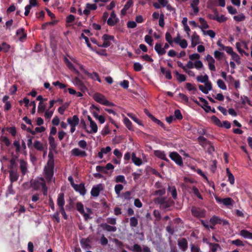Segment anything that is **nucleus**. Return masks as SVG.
<instances>
[{
	"label": "nucleus",
	"instance_id": "1",
	"mask_svg": "<svg viewBox=\"0 0 252 252\" xmlns=\"http://www.w3.org/2000/svg\"><path fill=\"white\" fill-rule=\"evenodd\" d=\"M156 204L159 205L162 209H166L172 206L174 202L171 199H167L166 197H157L154 199Z\"/></svg>",
	"mask_w": 252,
	"mask_h": 252
},
{
	"label": "nucleus",
	"instance_id": "2",
	"mask_svg": "<svg viewBox=\"0 0 252 252\" xmlns=\"http://www.w3.org/2000/svg\"><path fill=\"white\" fill-rule=\"evenodd\" d=\"M93 98L97 102L107 106H113L115 104L110 101H109L106 97L102 94L96 93L93 96Z\"/></svg>",
	"mask_w": 252,
	"mask_h": 252
},
{
	"label": "nucleus",
	"instance_id": "3",
	"mask_svg": "<svg viewBox=\"0 0 252 252\" xmlns=\"http://www.w3.org/2000/svg\"><path fill=\"white\" fill-rule=\"evenodd\" d=\"M191 212L193 216L197 218H204L206 214V211L204 209L195 206L192 207Z\"/></svg>",
	"mask_w": 252,
	"mask_h": 252
},
{
	"label": "nucleus",
	"instance_id": "4",
	"mask_svg": "<svg viewBox=\"0 0 252 252\" xmlns=\"http://www.w3.org/2000/svg\"><path fill=\"white\" fill-rule=\"evenodd\" d=\"M209 221L213 225H215L217 224H222L223 225H226L229 224L227 220H223L215 215L210 218Z\"/></svg>",
	"mask_w": 252,
	"mask_h": 252
},
{
	"label": "nucleus",
	"instance_id": "5",
	"mask_svg": "<svg viewBox=\"0 0 252 252\" xmlns=\"http://www.w3.org/2000/svg\"><path fill=\"white\" fill-rule=\"evenodd\" d=\"M126 248L129 250L133 251V252H141L142 251L144 252H151L150 249L148 247L145 246L143 249H142L141 246L137 244H134L132 248L129 246L126 245Z\"/></svg>",
	"mask_w": 252,
	"mask_h": 252
},
{
	"label": "nucleus",
	"instance_id": "6",
	"mask_svg": "<svg viewBox=\"0 0 252 252\" xmlns=\"http://www.w3.org/2000/svg\"><path fill=\"white\" fill-rule=\"evenodd\" d=\"M169 157L177 164L180 166L183 165V160L181 156L176 152H171L169 155Z\"/></svg>",
	"mask_w": 252,
	"mask_h": 252
},
{
	"label": "nucleus",
	"instance_id": "7",
	"mask_svg": "<svg viewBox=\"0 0 252 252\" xmlns=\"http://www.w3.org/2000/svg\"><path fill=\"white\" fill-rule=\"evenodd\" d=\"M102 39L104 40L103 44L98 45V46L103 48H107L111 45V42H110V40H113L114 39V37L113 35L104 34L102 36Z\"/></svg>",
	"mask_w": 252,
	"mask_h": 252
},
{
	"label": "nucleus",
	"instance_id": "8",
	"mask_svg": "<svg viewBox=\"0 0 252 252\" xmlns=\"http://www.w3.org/2000/svg\"><path fill=\"white\" fill-rule=\"evenodd\" d=\"M103 186L102 184H99L94 186L91 191V194L93 197H97L99 196L100 192L103 190Z\"/></svg>",
	"mask_w": 252,
	"mask_h": 252
},
{
	"label": "nucleus",
	"instance_id": "9",
	"mask_svg": "<svg viewBox=\"0 0 252 252\" xmlns=\"http://www.w3.org/2000/svg\"><path fill=\"white\" fill-rule=\"evenodd\" d=\"M216 201L219 203H222L224 205L228 206H232L234 202L233 200L230 197H226L224 198H221L219 196H215Z\"/></svg>",
	"mask_w": 252,
	"mask_h": 252
},
{
	"label": "nucleus",
	"instance_id": "10",
	"mask_svg": "<svg viewBox=\"0 0 252 252\" xmlns=\"http://www.w3.org/2000/svg\"><path fill=\"white\" fill-rule=\"evenodd\" d=\"M54 168L48 167L46 166L44 168L45 177L49 182L51 181L54 175Z\"/></svg>",
	"mask_w": 252,
	"mask_h": 252
},
{
	"label": "nucleus",
	"instance_id": "11",
	"mask_svg": "<svg viewBox=\"0 0 252 252\" xmlns=\"http://www.w3.org/2000/svg\"><path fill=\"white\" fill-rule=\"evenodd\" d=\"M73 188L76 191L79 192L81 195L84 196L86 193V189L84 183H81L79 185L76 184Z\"/></svg>",
	"mask_w": 252,
	"mask_h": 252
},
{
	"label": "nucleus",
	"instance_id": "12",
	"mask_svg": "<svg viewBox=\"0 0 252 252\" xmlns=\"http://www.w3.org/2000/svg\"><path fill=\"white\" fill-rule=\"evenodd\" d=\"M205 87H204L202 85L198 86L199 90L204 94H207L209 91L212 90V85L211 82L207 83L205 84Z\"/></svg>",
	"mask_w": 252,
	"mask_h": 252
},
{
	"label": "nucleus",
	"instance_id": "13",
	"mask_svg": "<svg viewBox=\"0 0 252 252\" xmlns=\"http://www.w3.org/2000/svg\"><path fill=\"white\" fill-rule=\"evenodd\" d=\"M91 240L89 238H82L80 241L82 248L85 250L91 248Z\"/></svg>",
	"mask_w": 252,
	"mask_h": 252
},
{
	"label": "nucleus",
	"instance_id": "14",
	"mask_svg": "<svg viewBox=\"0 0 252 252\" xmlns=\"http://www.w3.org/2000/svg\"><path fill=\"white\" fill-rule=\"evenodd\" d=\"M100 226L103 230L108 232H115L117 230V227L116 226H111L106 223L100 224Z\"/></svg>",
	"mask_w": 252,
	"mask_h": 252
},
{
	"label": "nucleus",
	"instance_id": "15",
	"mask_svg": "<svg viewBox=\"0 0 252 252\" xmlns=\"http://www.w3.org/2000/svg\"><path fill=\"white\" fill-rule=\"evenodd\" d=\"M67 121L70 126H76L79 124V119L77 115H74L72 118H68Z\"/></svg>",
	"mask_w": 252,
	"mask_h": 252
},
{
	"label": "nucleus",
	"instance_id": "16",
	"mask_svg": "<svg viewBox=\"0 0 252 252\" xmlns=\"http://www.w3.org/2000/svg\"><path fill=\"white\" fill-rule=\"evenodd\" d=\"M71 153L76 157H85L87 156V153L84 151H81L78 148H74L71 150Z\"/></svg>",
	"mask_w": 252,
	"mask_h": 252
},
{
	"label": "nucleus",
	"instance_id": "17",
	"mask_svg": "<svg viewBox=\"0 0 252 252\" xmlns=\"http://www.w3.org/2000/svg\"><path fill=\"white\" fill-rule=\"evenodd\" d=\"M64 204V194L63 193H60L57 199V205L59 206V208H63Z\"/></svg>",
	"mask_w": 252,
	"mask_h": 252
},
{
	"label": "nucleus",
	"instance_id": "18",
	"mask_svg": "<svg viewBox=\"0 0 252 252\" xmlns=\"http://www.w3.org/2000/svg\"><path fill=\"white\" fill-rule=\"evenodd\" d=\"M178 245L184 252L186 251L188 248V242L185 238H182L181 240H179Z\"/></svg>",
	"mask_w": 252,
	"mask_h": 252
},
{
	"label": "nucleus",
	"instance_id": "19",
	"mask_svg": "<svg viewBox=\"0 0 252 252\" xmlns=\"http://www.w3.org/2000/svg\"><path fill=\"white\" fill-rule=\"evenodd\" d=\"M74 81L75 85L79 87V89L81 91L85 92L87 90V87L84 84L83 82L78 78L76 77Z\"/></svg>",
	"mask_w": 252,
	"mask_h": 252
},
{
	"label": "nucleus",
	"instance_id": "20",
	"mask_svg": "<svg viewBox=\"0 0 252 252\" xmlns=\"http://www.w3.org/2000/svg\"><path fill=\"white\" fill-rule=\"evenodd\" d=\"M154 155L158 158L164 160L166 161H168V159L166 158V155L164 151L160 150H156L154 151Z\"/></svg>",
	"mask_w": 252,
	"mask_h": 252
},
{
	"label": "nucleus",
	"instance_id": "21",
	"mask_svg": "<svg viewBox=\"0 0 252 252\" xmlns=\"http://www.w3.org/2000/svg\"><path fill=\"white\" fill-rule=\"evenodd\" d=\"M16 34L19 36V40L21 41H23L27 37V34L25 32L23 28L18 29L16 32Z\"/></svg>",
	"mask_w": 252,
	"mask_h": 252
},
{
	"label": "nucleus",
	"instance_id": "22",
	"mask_svg": "<svg viewBox=\"0 0 252 252\" xmlns=\"http://www.w3.org/2000/svg\"><path fill=\"white\" fill-rule=\"evenodd\" d=\"M9 177L11 183V186H12V183L18 180L19 174L14 170H10L9 171Z\"/></svg>",
	"mask_w": 252,
	"mask_h": 252
},
{
	"label": "nucleus",
	"instance_id": "23",
	"mask_svg": "<svg viewBox=\"0 0 252 252\" xmlns=\"http://www.w3.org/2000/svg\"><path fill=\"white\" fill-rule=\"evenodd\" d=\"M155 50L160 56H162L166 53V51L164 50V48H162V45L159 43H157L155 45Z\"/></svg>",
	"mask_w": 252,
	"mask_h": 252
},
{
	"label": "nucleus",
	"instance_id": "24",
	"mask_svg": "<svg viewBox=\"0 0 252 252\" xmlns=\"http://www.w3.org/2000/svg\"><path fill=\"white\" fill-rule=\"evenodd\" d=\"M20 168L23 176H24L27 171V163L23 159L20 160Z\"/></svg>",
	"mask_w": 252,
	"mask_h": 252
},
{
	"label": "nucleus",
	"instance_id": "25",
	"mask_svg": "<svg viewBox=\"0 0 252 252\" xmlns=\"http://www.w3.org/2000/svg\"><path fill=\"white\" fill-rule=\"evenodd\" d=\"M33 147L35 149L39 151H43L45 149L43 144L38 140H35L34 142Z\"/></svg>",
	"mask_w": 252,
	"mask_h": 252
},
{
	"label": "nucleus",
	"instance_id": "26",
	"mask_svg": "<svg viewBox=\"0 0 252 252\" xmlns=\"http://www.w3.org/2000/svg\"><path fill=\"white\" fill-rule=\"evenodd\" d=\"M240 235L244 238L252 240V233L247 230L243 229L241 230L240 232Z\"/></svg>",
	"mask_w": 252,
	"mask_h": 252
},
{
	"label": "nucleus",
	"instance_id": "27",
	"mask_svg": "<svg viewBox=\"0 0 252 252\" xmlns=\"http://www.w3.org/2000/svg\"><path fill=\"white\" fill-rule=\"evenodd\" d=\"M131 160L137 166H140L142 163L141 159L140 158H137L134 153H132L131 154Z\"/></svg>",
	"mask_w": 252,
	"mask_h": 252
},
{
	"label": "nucleus",
	"instance_id": "28",
	"mask_svg": "<svg viewBox=\"0 0 252 252\" xmlns=\"http://www.w3.org/2000/svg\"><path fill=\"white\" fill-rule=\"evenodd\" d=\"M90 127L91 128L92 130L91 131H89L88 130L86 129V132L89 133H96L97 131V126L96 124V123L94 121H91L90 125Z\"/></svg>",
	"mask_w": 252,
	"mask_h": 252
},
{
	"label": "nucleus",
	"instance_id": "29",
	"mask_svg": "<svg viewBox=\"0 0 252 252\" xmlns=\"http://www.w3.org/2000/svg\"><path fill=\"white\" fill-rule=\"evenodd\" d=\"M196 80L198 82L204 83L205 84L209 83V77L207 75L205 74L204 76L199 75L196 77Z\"/></svg>",
	"mask_w": 252,
	"mask_h": 252
},
{
	"label": "nucleus",
	"instance_id": "30",
	"mask_svg": "<svg viewBox=\"0 0 252 252\" xmlns=\"http://www.w3.org/2000/svg\"><path fill=\"white\" fill-rule=\"evenodd\" d=\"M160 71L161 72L165 75V77L166 79H171L172 77L171 75V73L170 70H166L165 68L163 67H160Z\"/></svg>",
	"mask_w": 252,
	"mask_h": 252
},
{
	"label": "nucleus",
	"instance_id": "31",
	"mask_svg": "<svg viewBox=\"0 0 252 252\" xmlns=\"http://www.w3.org/2000/svg\"><path fill=\"white\" fill-rule=\"evenodd\" d=\"M168 191L171 192L173 199H176L177 198V192L175 186H168Z\"/></svg>",
	"mask_w": 252,
	"mask_h": 252
},
{
	"label": "nucleus",
	"instance_id": "32",
	"mask_svg": "<svg viewBox=\"0 0 252 252\" xmlns=\"http://www.w3.org/2000/svg\"><path fill=\"white\" fill-rule=\"evenodd\" d=\"M31 187L34 189V190H38L40 186H41V182H40L39 181L37 180H32L30 181Z\"/></svg>",
	"mask_w": 252,
	"mask_h": 252
},
{
	"label": "nucleus",
	"instance_id": "33",
	"mask_svg": "<svg viewBox=\"0 0 252 252\" xmlns=\"http://www.w3.org/2000/svg\"><path fill=\"white\" fill-rule=\"evenodd\" d=\"M138 224V219L135 217H132L129 219V225L131 227H136Z\"/></svg>",
	"mask_w": 252,
	"mask_h": 252
},
{
	"label": "nucleus",
	"instance_id": "34",
	"mask_svg": "<svg viewBox=\"0 0 252 252\" xmlns=\"http://www.w3.org/2000/svg\"><path fill=\"white\" fill-rule=\"evenodd\" d=\"M211 119L212 121L214 123L215 125L219 127H222V125L220 120V119L217 117L216 116L213 115L211 117Z\"/></svg>",
	"mask_w": 252,
	"mask_h": 252
},
{
	"label": "nucleus",
	"instance_id": "35",
	"mask_svg": "<svg viewBox=\"0 0 252 252\" xmlns=\"http://www.w3.org/2000/svg\"><path fill=\"white\" fill-rule=\"evenodd\" d=\"M226 173L228 178V181L231 185H233L235 182L234 177L230 172L229 168L226 169Z\"/></svg>",
	"mask_w": 252,
	"mask_h": 252
},
{
	"label": "nucleus",
	"instance_id": "36",
	"mask_svg": "<svg viewBox=\"0 0 252 252\" xmlns=\"http://www.w3.org/2000/svg\"><path fill=\"white\" fill-rule=\"evenodd\" d=\"M124 123L126 126V127L129 130H133V127H132V124L131 121L126 117H125L124 119Z\"/></svg>",
	"mask_w": 252,
	"mask_h": 252
},
{
	"label": "nucleus",
	"instance_id": "37",
	"mask_svg": "<svg viewBox=\"0 0 252 252\" xmlns=\"http://www.w3.org/2000/svg\"><path fill=\"white\" fill-rule=\"evenodd\" d=\"M40 180L42 181L41 182L40 185L42 188L43 193L44 195H46L47 194V190H48L47 187L46 185V183H45L44 178H41Z\"/></svg>",
	"mask_w": 252,
	"mask_h": 252
},
{
	"label": "nucleus",
	"instance_id": "38",
	"mask_svg": "<svg viewBox=\"0 0 252 252\" xmlns=\"http://www.w3.org/2000/svg\"><path fill=\"white\" fill-rule=\"evenodd\" d=\"M199 21L201 24V26H199V27L201 29H206L209 28V25H208L207 22L203 18H199Z\"/></svg>",
	"mask_w": 252,
	"mask_h": 252
},
{
	"label": "nucleus",
	"instance_id": "39",
	"mask_svg": "<svg viewBox=\"0 0 252 252\" xmlns=\"http://www.w3.org/2000/svg\"><path fill=\"white\" fill-rule=\"evenodd\" d=\"M175 73L177 76V79L179 82H182L186 80V77L185 75L180 74L177 71H176Z\"/></svg>",
	"mask_w": 252,
	"mask_h": 252
},
{
	"label": "nucleus",
	"instance_id": "40",
	"mask_svg": "<svg viewBox=\"0 0 252 252\" xmlns=\"http://www.w3.org/2000/svg\"><path fill=\"white\" fill-rule=\"evenodd\" d=\"M149 117L155 123L157 124L158 125L161 126V127H163L164 124L162 122H161L160 120L157 119L156 118H155L153 115L151 114H149Z\"/></svg>",
	"mask_w": 252,
	"mask_h": 252
},
{
	"label": "nucleus",
	"instance_id": "41",
	"mask_svg": "<svg viewBox=\"0 0 252 252\" xmlns=\"http://www.w3.org/2000/svg\"><path fill=\"white\" fill-rule=\"evenodd\" d=\"M236 47L240 54H244L246 56H249V54L241 49V44L239 42L236 43Z\"/></svg>",
	"mask_w": 252,
	"mask_h": 252
},
{
	"label": "nucleus",
	"instance_id": "42",
	"mask_svg": "<svg viewBox=\"0 0 252 252\" xmlns=\"http://www.w3.org/2000/svg\"><path fill=\"white\" fill-rule=\"evenodd\" d=\"M87 76H89L94 80H97L99 82H101V80L99 78L98 74L95 72H94L93 73H90V74H87Z\"/></svg>",
	"mask_w": 252,
	"mask_h": 252
},
{
	"label": "nucleus",
	"instance_id": "43",
	"mask_svg": "<svg viewBox=\"0 0 252 252\" xmlns=\"http://www.w3.org/2000/svg\"><path fill=\"white\" fill-rule=\"evenodd\" d=\"M119 22L118 19H116L115 20L114 18L111 17H109L107 21V23L110 26H115L118 22Z\"/></svg>",
	"mask_w": 252,
	"mask_h": 252
},
{
	"label": "nucleus",
	"instance_id": "44",
	"mask_svg": "<svg viewBox=\"0 0 252 252\" xmlns=\"http://www.w3.org/2000/svg\"><path fill=\"white\" fill-rule=\"evenodd\" d=\"M115 182L117 183H121L126 184V182L125 179V177L124 175H118L115 178Z\"/></svg>",
	"mask_w": 252,
	"mask_h": 252
},
{
	"label": "nucleus",
	"instance_id": "45",
	"mask_svg": "<svg viewBox=\"0 0 252 252\" xmlns=\"http://www.w3.org/2000/svg\"><path fill=\"white\" fill-rule=\"evenodd\" d=\"M192 190L193 193L195 196H196L198 198L200 199H203V197L200 193L199 191L196 187L193 186L192 187Z\"/></svg>",
	"mask_w": 252,
	"mask_h": 252
},
{
	"label": "nucleus",
	"instance_id": "46",
	"mask_svg": "<svg viewBox=\"0 0 252 252\" xmlns=\"http://www.w3.org/2000/svg\"><path fill=\"white\" fill-rule=\"evenodd\" d=\"M66 65L72 71L75 72V73H76L78 75L79 74L78 70L75 68L74 65L72 64V63L71 62H69V63H68L66 64Z\"/></svg>",
	"mask_w": 252,
	"mask_h": 252
},
{
	"label": "nucleus",
	"instance_id": "47",
	"mask_svg": "<svg viewBox=\"0 0 252 252\" xmlns=\"http://www.w3.org/2000/svg\"><path fill=\"white\" fill-rule=\"evenodd\" d=\"M217 85L220 89L223 90H226L227 89L226 85L225 84L224 82L221 79L218 80Z\"/></svg>",
	"mask_w": 252,
	"mask_h": 252
},
{
	"label": "nucleus",
	"instance_id": "48",
	"mask_svg": "<svg viewBox=\"0 0 252 252\" xmlns=\"http://www.w3.org/2000/svg\"><path fill=\"white\" fill-rule=\"evenodd\" d=\"M76 209L80 214L84 213V205L81 202H77Z\"/></svg>",
	"mask_w": 252,
	"mask_h": 252
},
{
	"label": "nucleus",
	"instance_id": "49",
	"mask_svg": "<svg viewBox=\"0 0 252 252\" xmlns=\"http://www.w3.org/2000/svg\"><path fill=\"white\" fill-rule=\"evenodd\" d=\"M245 18H246L245 16L242 13H241V14L238 15L234 16L233 17L234 20L237 22L243 21L245 20Z\"/></svg>",
	"mask_w": 252,
	"mask_h": 252
},
{
	"label": "nucleus",
	"instance_id": "50",
	"mask_svg": "<svg viewBox=\"0 0 252 252\" xmlns=\"http://www.w3.org/2000/svg\"><path fill=\"white\" fill-rule=\"evenodd\" d=\"M124 186L121 184H116L115 186L114 189L116 193L119 195L120 192L123 190Z\"/></svg>",
	"mask_w": 252,
	"mask_h": 252
},
{
	"label": "nucleus",
	"instance_id": "51",
	"mask_svg": "<svg viewBox=\"0 0 252 252\" xmlns=\"http://www.w3.org/2000/svg\"><path fill=\"white\" fill-rule=\"evenodd\" d=\"M0 141L4 143L7 147L9 146L11 144V141L6 136H1Z\"/></svg>",
	"mask_w": 252,
	"mask_h": 252
},
{
	"label": "nucleus",
	"instance_id": "52",
	"mask_svg": "<svg viewBox=\"0 0 252 252\" xmlns=\"http://www.w3.org/2000/svg\"><path fill=\"white\" fill-rule=\"evenodd\" d=\"M209 246L212 252H216L218 249L220 247V245L218 243H209Z\"/></svg>",
	"mask_w": 252,
	"mask_h": 252
},
{
	"label": "nucleus",
	"instance_id": "53",
	"mask_svg": "<svg viewBox=\"0 0 252 252\" xmlns=\"http://www.w3.org/2000/svg\"><path fill=\"white\" fill-rule=\"evenodd\" d=\"M231 244L235 245L237 246H244L245 244L240 239H236L231 241Z\"/></svg>",
	"mask_w": 252,
	"mask_h": 252
},
{
	"label": "nucleus",
	"instance_id": "54",
	"mask_svg": "<svg viewBox=\"0 0 252 252\" xmlns=\"http://www.w3.org/2000/svg\"><path fill=\"white\" fill-rule=\"evenodd\" d=\"M197 140L199 144L203 147L207 142V140L206 138L202 136H200L197 138Z\"/></svg>",
	"mask_w": 252,
	"mask_h": 252
},
{
	"label": "nucleus",
	"instance_id": "55",
	"mask_svg": "<svg viewBox=\"0 0 252 252\" xmlns=\"http://www.w3.org/2000/svg\"><path fill=\"white\" fill-rule=\"evenodd\" d=\"M1 45L2 51L3 52L6 53L9 51V49L10 48V46L9 44H8L7 43H6L5 42H3Z\"/></svg>",
	"mask_w": 252,
	"mask_h": 252
},
{
	"label": "nucleus",
	"instance_id": "56",
	"mask_svg": "<svg viewBox=\"0 0 252 252\" xmlns=\"http://www.w3.org/2000/svg\"><path fill=\"white\" fill-rule=\"evenodd\" d=\"M229 78L232 80L233 82H234V87L236 89H238L239 88H240V81L237 80H234V79L233 78V77L231 76V75H229L228 76Z\"/></svg>",
	"mask_w": 252,
	"mask_h": 252
},
{
	"label": "nucleus",
	"instance_id": "57",
	"mask_svg": "<svg viewBox=\"0 0 252 252\" xmlns=\"http://www.w3.org/2000/svg\"><path fill=\"white\" fill-rule=\"evenodd\" d=\"M213 20H217L219 22H223L226 21L227 18L224 15H221L220 16H216L213 18Z\"/></svg>",
	"mask_w": 252,
	"mask_h": 252
},
{
	"label": "nucleus",
	"instance_id": "58",
	"mask_svg": "<svg viewBox=\"0 0 252 252\" xmlns=\"http://www.w3.org/2000/svg\"><path fill=\"white\" fill-rule=\"evenodd\" d=\"M153 215L156 218L155 220L158 221L161 219V215L160 212L158 210H155L153 211Z\"/></svg>",
	"mask_w": 252,
	"mask_h": 252
},
{
	"label": "nucleus",
	"instance_id": "59",
	"mask_svg": "<svg viewBox=\"0 0 252 252\" xmlns=\"http://www.w3.org/2000/svg\"><path fill=\"white\" fill-rule=\"evenodd\" d=\"M110 132V130L109 129V126L108 125H107L103 127L101 133L103 136H105L108 134Z\"/></svg>",
	"mask_w": 252,
	"mask_h": 252
},
{
	"label": "nucleus",
	"instance_id": "60",
	"mask_svg": "<svg viewBox=\"0 0 252 252\" xmlns=\"http://www.w3.org/2000/svg\"><path fill=\"white\" fill-rule=\"evenodd\" d=\"M174 116L177 120H181L183 119L182 114L179 109H176L174 112Z\"/></svg>",
	"mask_w": 252,
	"mask_h": 252
},
{
	"label": "nucleus",
	"instance_id": "61",
	"mask_svg": "<svg viewBox=\"0 0 252 252\" xmlns=\"http://www.w3.org/2000/svg\"><path fill=\"white\" fill-rule=\"evenodd\" d=\"M143 68V66L139 63H135L133 64V69L135 71H140Z\"/></svg>",
	"mask_w": 252,
	"mask_h": 252
},
{
	"label": "nucleus",
	"instance_id": "62",
	"mask_svg": "<svg viewBox=\"0 0 252 252\" xmlns=\"http://www.w3.org/2000/svg\"><path fill=\"white\" fill-rule=\"evenodd\" d=\"M45 105L43 104L42 101L39 103L38 107V112L39 113H43L45 110Z\"/></svg>",
	"mask_w": 252,
	"mask_h": 252
},
{
	"label": "nucleus",
	"instance_id": "63",
	"mask_svg": "<svg viewBox=\"0 0 252 252\" xmlns=\"http://www.w3.org/2000/svg\"><path fill=\"white\" fill-rule=\"evenodd\" d=\"M165 39L170 44L172 45L173 42V40L172 39V37L171 35L169 32H166L165 33Z\"/></svg>",
	"mask_w": 252,
	"mask_h": 252
},
{
	"label": "nucleus",
	"instance_id": "64",
	"mask_svg": "<svg viewBox=\"0 0 252 252\" xmlns=\"http://www.w3.org/2000/svg\"><path fill=\"white\" fill-rule=\"evenodd\" d=\"M194 67L199 70L203 67V64L201 61L198 60L194 62Z\"/></svg>",
	"mask_w": 252,
	"mask_h": 252
}]
</instances>
